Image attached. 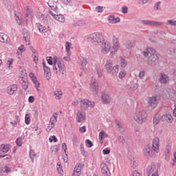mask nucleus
Returning a JSON list of instances; mask_svg holds the SVG:
<instances>
[{
  "instance_id": "nucleus-1",
  "label": "nucleus",
  "mask_w": 176,
  "mask_h": 176,
  "mask_svg": "<svg viewBox=\"0 0 176 176\" xmlns=\"http://www.w3.org/2000/svg\"><path fill=\"white\" fill-rule=\"evenodd\" d=\"M104 72L111 75V76H115L119 72V65H116L113 66L111 60H107L104 65Z\"/></svg>"
},
{
  "instance_id": "nucleus-2",
  "label": "nucleus",
  "mask_w": 176,
  "mask_h": 176,
  "mask_svg": "<svg viewBox=\"0 0 176 176\" xmlns=\"http://www.w3.org/2000/svg\"><path fill=\"white\" fill-rule=\"evenodd\" d=\"M88 42L93 43V45H100L104 42V38H102V33L96 32L91 34L88 37Z\"/></svg>"
},
{
  "instance_id": "nucleus-3",
  "label": "nucleus",
  "mask_w": 176,
  "mask_h": 176,
  "mask_svg": "<svg viewBox=\"0 0 176 176\" xmlns=\"http://www.w3.org/2000/svg\"><path fill=\"white\" fill-rule=\"evenodd\" d=\"M147 116L148 115L146 114V111L144 110H140L136 112L134 119L137 123L142 124V123L146 120Z\"/></svg>"
},
{
  "instance_id": "nucleus-4",
  "label": "nucleus",
  "mask_w": 176,
  "mask_h": 176,
  "mask_svg": "<svg viewBox=\"0 0 176 176\" xmlns=\"http://www.w3.org/2000/svg\"><path fill=\"white\" fill-rule=\"evenodd\" d=\"M147 64L151 67H155L159 64V56L157 54H151L147 60Z\"/></svg>"
},
{
  "instance_id": "nucleus-5",
  "label": "nucleus",
  "mask_w": 176,
  "mask_h": 176,
  "mask_svg": "<svg viewBox=\"0 0 176 176\" xmlns=\"http://www.w3.org/2000/svg\"><path fill=\"white\" fill-rule=\"evenodd\" d=\"M98 89H99V85L98 82L92 79L90 82V91L92 94H94L95 96L98 94Z\"/></svg>"
},
{
  "instance_id": "nucleus-6",
  "label": "nucleus",
  "mask_w": 176,
  "mask_h": 176,
  "mask_svg": "<svg viewBox=\"0 0 176 176\" xmlns=\"http://www.w3.org/2000/svg\"><path fill=\"white\" fill-rule=\"evenodd\" d=\"M80 107L84 111H86L89 107L94 108V102L90 101L87 99H83L80 100Z\"/></svg>"
},
{
  "instance_id": "nucleus-7",
  "label": "nucleus",
  "mask_w": 176,
  "mask_h": 176,
  "mask_svg": "<svg viewBox=\"0 0 176 176\" xmlns=\"http://www.w3.org/2000/svg\"><path fill=\"white\" fill-rule=\"evenodd\" d=\"M148 102V105L147 106V109L148 111H153V109H155V107H157V98L150 97Z\"/></svg>"
},
{
  "instance_id": "nucleus-8",
  "label": "nucleus",
  "mask_w": 176,
  "mask_h": 176,
  "mask_svg": "<svg viewBox=\"0 0 176 176\" xmlns=\"http://www.w3.org/2000/svg\"><path fill=\"white\" fill-rule=\"evenodd\" d=\"M144 154L147 157H153L155 156V151L152 150L151 145L148 144L144 148Z\"/></svg>"
},
{
  "instance_id": "nucleus-9",
  "label": "nucleus",
  "mask_w": 176,
  "mask_h": 176,
  "mask_svg": "<svg viewBox=\"0 0 176 176\" xmlns=\"http://www.w3.org/2000/svg\"><path fill=\"white\" fill-rule=\"evenodd\" d=\"M100 168L102 170V173L104 176H109L111 173L109 172V168H108V165L104 162H102L100 164Z\"/></svg>"
},
{
  "instance_id": "nucleus-10",
  "label": "nucleus",
  "mask_w": 176,
  "mask_h": 176,
  "mask_svg": "<svg viewBox=\"0 0 176 176\" xmlns=\"http://www.w3.org/2000/svg\"><path fill=\"white\" fill-rule=\"evenodd\" d=\"M101 101L102 104H109L111 102V96L105 92H102Z\"/></svg>"
},
{
  "instance_id": "nucleus-11",
  "label": "nucleus",
  "mask_w": 176,
  "mask_h": 176,
  "mask_svg": "<svg viewBox=\"0 0 176 176\" xmlns=\"http://www.w3.org/2000/svg\"><path fill=\"white\" fill-rule=\"evenodd\" d=\"M15 91H17V85L12 84L7 87V94L9 96H13Z\"/></svg>"
},
{
  "instance_id": "nucleus-12",
  "label": "nucleus",
  "mask_w": 176,
  "mask_h": 176,
  "mask_svg": "<svg viewBox=\"0 0 176 176\" xmlns=\"http://www.w3.org/2000/svg\"><path fill=\"white\" fill-rule=\"evenodd\" d=\"M156 170H159V169L156 168V165L155 164H151L148 165L146 168L147 176H151V174H152V173H155Z\"/></svg>"
},
{
  "instance_id": "nucleus-13",
  "label": "nucleus",
  "mask_w": 176,
  "mask_h": 176,
  "mask_svg": "<svg viewBox=\"0 0 176 176\" xmlns=\"http://www.w3.org/2000/svg\"><path fill=\"white\" fill-rule=\"evenodd\" d=\"M113 50L114 51L111 52V54H113L115 52H118V50H119V40L115 36L113 38Z\"/></svg>"
},
{
  "instance_id": "nucleus-14",
  "label": "nucleus",
  "mask_w": 176,
  "mask_h": 176,
  "mask_svg": "<svg viewBox=\"0 0 176 176\" xmlns=\"http://www.w3.org/2000/svg\"><path fill=\"white\" fill-rule=\"evenodd\" d=\"M111 50V44L108 42L102 43V52L104 54H107Z\"/></svg>"
},
{
  "instance_id": "nucleus-15",
  "label": "nucleus",
  "mask_w": 176,
  "mask_h": 176,
  "mask_svg": "<svg viewBox=\"0 0 176 176\" xmlns=\"http://www.w3.org/2000/svg\"><path fill=\"white\" fill-rule=\"evenodd\" d=\"M162 122H167L168 123L173 122V116L171 114H166L161 117Z\"/></svg>"
},
{
  "instance_id": "nucleus-16",
  "label": "nucleus",
  "mask_w": 176,
  "mask_h": 176,
  "mask_svg": "<svg viewBox=\"0 0 176 176\" xmlns=\"http://www.w3.org/2000/svg\"><path fill=\"white\" fill-rule=\"evenodd\" d=\"M152 148L155 152H159V138H155L153 140Z\"/></svg>"
},
{
  "instance_id": "nucleus-17",
  "label": "nucleus",
  "mask_w": 176,
  "mask_h": 176,
  "mask_svg": "<svg viewBox=\"0 0 176 176\" xmlns=\"http://www.w3.org/2000/svg\"><path fill=\"white\" fill-rule=\"evenodd\" d=\"M86 116L82 113V111H78L76 115V120L78 123H82V120H85Z\"/></svg>"
},
{
  "instance_id": "nucleus-18",
  "label": "nucleus",
  "mask_w": 176,
  "mask_h": 176,
  "mask_svg": "<svg viewBox=\"0 0 176 176\" xmlns=\"http://www.w3.org/2000/svg\"><path fill=\"white\" fill-rule=\"evenodd\" d=\"M44 70V76L46 78L47 80H50L52 78V73L50 72V67H47L43 69Z\"/></svg>"
},
{
  "instance_id": "nucleus-19",
  "label": "nucleus",
  "mask_w": 176,
  "mask_h": 176,
  "mask_svg": "<svg viewBox=\"0 0 176 176\" xmlns=\"http://www.w3.org/2000/svg\"><path fill=\"white\" fill-rule=\"evenodd\" d=\"M109 22L111 24H116V23H119L120 21V18L119 16L115 18V16L110 15L108 17Z\"/></svg>"
},
{
  "instance_id": "nucleus-20",
  "label": "nucleus",
  "mask_w": 176,
  "mask_h": 176,
  "mask_svg": "<svg viewBox=\"0 0 176 176\" xmlns=\"http://www.w3.org/2000/svg\"><path fill=\"white\" fill-rule=\"evenodd\" d=\"M10 149V144H2L0 146V152H3V153H8V151Z\"/></svg>"
},
{
  "instance_id": "nucleus-21",
  "label": "nucleus",
  "mask_w": 176,
  "mask_h": 176,
  "mask_svg": "<svg viewBox=\"0 0 176 176\" xmlns=\"http://www.w3.org/2000/svg\"><path fill=\"white\" fill-rule=\"evenodd\" d=\"M160 77L159 80L160 83L166 85V83H167V79H168V77L164 73H160Z\"/></svg>"
},
{
  "instance_id": "nucleus-22",
  "label": "nucleus",
  "mask_w": 176,
  "mask_h": 176,
  "mask_svg": "<svg viewBox=\"0 0 176 176\" xmlns=\"http://www.w3.org/2000/svg\"><path fill=\"white\" fill-rule=\"evenodd\" d=\"M116 124L118 129V131L122 133H124V127H123V124L119 120H116Z\"/></svg>"
},
{
  "instance_id": "nucleus-23",
  "label": "nucleus",
  "mask_w": 176,
  "mask_h": 176,
  "mask_svg": "<svg viewBox=\"0 0 176 176\" xmlns=\"http://www.w3.org/2000/svg\"><path fill=\"white\" fill-rule=\"evenodd\" d=\"M21 86L23 90H27L28 89V80L26 78H21Z\"/></svg>"
},
{
  "instance_id": "nucleus-24",
  "label": "nucleus",
  "mask_w": 176,
  "mask_h": 176,
  "mask_svg": "<svg viewBox=\"0 0 176 176\" xmlns=\"http://www.w3.org/2000/svg\"><path fill=\"white\" fill-rule=\"evenodd\" d=\"M134 45H135V41L134 40L127 41L126 43H125V47H126V49L130 50L132 47H134Z\"/></svg>"
},
{
  "instance_id": "nucleus-25",
  "label": "nucleus",
  "mask_w": 176,
  "mask_h": 176,
  "mask_svg": "<svg viewBox=\"0 0 176 176\" xmlns=\"http://www.w3.org/2000/svg\"><path fill=\"white\" fill-rule=\"evenodd\" d=\"M82 171V164H78L74 168V173H77V176H80Z\"/></svg>"
},
{
  "instance_id": "nucleus-26",
  "label": "nucleus",
  "mask_w": 176,
  "mask_h": 176,
  "mask_svg": "<svg viewBox=\"0 0 176 176\" xmlns=\"http://www.w3.org/2000/svg\"><path fill=\"white\" fill-rule=\"evenodd\" d=\"M36 25L39 32H41V34H45V32H46V27L42 25L39 23H36Z\"/></svg>"
},
{
  "instance_id": "nucleus-27",
  "label": "nucleus",
  "mask_w": 176,
  "mask_h": 176,
  "mask_svg": "<svg viewBox=\"0 0 176 176\" xmlns=\"http://www.w3.org/2000/svg\"><path fill=\"white\" fill-rule=\"evenodd\" d=\"M23 40L25 42H29L30 41V32H28V30L25 29V30H23Z\"/></svg>"
},
{
  "instance_id": "nucleus-28",
  "label": "nucleus",
  "mask_w": 176,
  "mask_h": 176,
  "mask_svg": "<svg viewBox=\"0 0 176 176\" xmlns=\"http://www.w3.org/2000/svg\"><path fill=\"white\" fill-rule=\"evenodd\" d=\"M58 68L59 69V72L62 75H65V68L63 66L60 62H57Z\"/></svg>"
},
{
  "instance_id": "nucleus-29",
  "label": "nucleus",
  "mask_w": 176,
  "mask_h": 176,
  "mask_svg": "<svg viewBox=\"0 0 176 176\" xmlns=\"http://www.w3.org/2000/svg\"><path fill=\"white\" fill-rule=\"evenodd\" d=\"M55 20L59 21V23H65V17L62 14H56L55 15Z\"/></svg>"
},
{
  "instance_id": "nucleus-30",
  "label": "nucleus",
  "mask_w": 176,
  "mask_h": 176,
  "mask_svg": "<svg viewBox=\"0 0 176 176\" xmlns=\"http://www.w3.org/2000/svg\"><path fill=\"white\" fill-rule=\"evenodd\" d=\"M54 96H56V100H61V96H63V91L60 89L54 91Z\"/></svg>"
},
{
  "instance_id": "nucleus-31",
  "label": "nucleus",
  "mask_w": 176,
  "mask_h": 176,
  "mask_svg": "<svg viewBox=\"0 0 176 176\" xmlns=\"http://www.w3.org/2000/svg\"><path fill=\"white\" fill-rule=\"evenodd\" d=\"M160 120H162V117L158 113L155 114L153 118V124H159Z\"/></svg>"
},
{
  "instance_id": "nucleus-32",
  "label": "nucleus",
  "mask_w": 176,
  "mask_h": 176,
  "mask_svg": "<svg viewBox=\"0 0 176 176\" xmlns=\"http://www.w3.org/2000/svg\"><path fill=\"white\" fill-rule=\"evenodd\" d=\"M78 64L82 65V67H85L87 65V60L86 58H83L82 56L79 57V60L78 61Z\"/></svg>"
},
{
  "instance_id": "nucleus-33",
  "label": "nucleus",
  "mask_w": 176,
  "mask_h": 176,
  "mask_svg": "<svg viewBox=\"0 0 176 176\" xmlns=\"http://www.w3.org/2000/svg\"><path fill=\"white\" fill-rule=\"evenodd\" d=\"M9 37L8 35L3 34V33H0V42H3V43H5L8 42V39Z\"/></svg>"
},
{
  "instance_id": "nucleus-34",
  "label": "nucleus",
  "mask_w": 176,
  "mask_h": 176,
  "mask_svg": "<svg viewBox=\"0 0 176 176\" xmlns=\"http://www.w3.org/2000/svg\"><path fill=\"white\" fill-rule=\"evenodd\" d=\"M71 46H72V43L67 41L65 44V50L68 56H71Z\"/></svg>"
},
{
  "instance_id": "nucleus-35",
  "label": "nucleus",
  "mask_w": 176,
  "mask_h": 176,
  "mask_svg": "<svg viewBox=\"0 0 176 176\" xmlns=\"http://www.w3.org/2000/svg\"><path fill=\"white\" fill-rule=\"evenodd\" d=\"M142 24H143L144 25H150L151 27H153V21L142 20Z\"/></svg>"
},
{
  "instance_id": "nucleus-36",
  "label": "nucleus",
  "mask_w": 176,
  "mask_h": 176,
  "mask_svg": "<svg viewBox=\"0 0 176 176\" xmlns=\"http://www.w3.org/2000/svg\"><path fill=\"white\" fill-rule=\"evenodd\" d=\"M47 3L48 6L51 8L52 10H54L55 12L57 11V6H56L53 1H50Z\"/></svg>"
},
{
  "instance_id": "nucleus-37",
  "label": "nucleus",
  "mask_w": 176,
  "mask_h": 176,
  "mask_svg": "<svg viewBox=\"0 0 176 176\" xmlns=\"http://www.w3.org/2000/svg\"><path fill=\"white\" fill-rule=\"evenodd\" d=\"M23 140H24V136H23V138L19 137L16 140V144L17 146H21V145H23Z\"/></svg>"
},
{
  "instance_id": "nucleus-38",
  "label": "nucleus",
  "mask_w": 176,
  "mask_h": 176,
  "mask_svg": "<svg viewBox=\"0 0 176 176\" xmlns=\"http://www.w3.org/2000/svg\"><path fill=\"white\" fill-rule=\"evenodd\" d=\"M60 149V144L54 145L51 147L52 152H54V153H57L58 152V150Z\"/></svg>"
},
{
  "instance_id": "nucleus-39",
  "label": "nucleus",
  "mask_w": 176,
  "mask_h": 176,
  "mask_svg": "<svg viewBox=\"0 0 176 176\" xmlns=\"http://www.w3.org/2000/svg\"><path fill=\"white\" fill-rule=\"evenodd\" d=\"M126 70L122 69L119 72L118 78L120 79H123V78H124V76H126Z\"/></svg>"
},
{
  "instance_id": "nucleus-40",
  "label": "nucleus",
  "mask_w": 176,
  "mask_h": 176,
  "mask_svg": "<svg viewBox=\"0 0 176 176\" xmlns=\"http://www.w3.org/2000/svg\"><path fill=\"white\" fill-rule=\"evenodd\" d=\"M127 65V61L124 58H121L120 59V67L122 68L126 67Z\"/></svg>"
},
{
  "instance_id": "nucleus-41",
  "label": "nucleus",
  "mask_w": 176,
  "mask_h": 176,
  "mask_svg": "<svg viewBox=\"0 0 176 176\" xmlns=\"http://www.w3.org/2000/svg\"><path fill=\"white\" fill-rule=\"evenodd\" d=\"M32 16V10L30 9V7H26V17H31Z\"/></svg>"
},
{
  "instance_id": "nucleus-42",
  "label": "nucleus",
  "mask_w": 176,
  "mask_h": 176,
  "mask_svg": "<svg viewBox=\"0 0 176 176\" xmlns=\"http://www.w3.org/2000/svg\"><path fill=\"white\" fill-rule=\"evenodd\" d=\"M31 122V119L30 118V114L27 113L25 116V124H30Z\"/></svg>"
},
{
  "instance_id": "nucleus-43",
  "label": "nucleus",
  "mask_w": 176,
  "mask_h": 176,
  "mask_svg": "<svg viewBox=\"0 0 176 176\" xmlns=\"http://www.w3.org/2000/svg\"><path fill=\"white\" fill-rule=\"evenodd\" d=\"M85 145L87 148H91L93 146V142L91 141L90 140L87 139L85 141Z\"/></svg>"
},
{
  "instance_id": "nucleus-44",
  "label": "nucleus",
  "mask_w": 176,
  "mask_h": 176,
  "mask_svg": "<svg viewBox=\"0 0 176 176\" xmlns=\"http://www.w3.org/2000/svg\"><path fill=\"white\" fill-rule=\"evenodd\" d=\"M63 3L64 5H66L67 6H71L72 5V1L71 0H61Z\"/></svg>"
},
{
  "instance_id": "nucleus-45",
  "label": "nucleus",
  "mask_w": 176,
  "mask_h": 176,
  "mask_svg": "<svg viewBox=\"0 0 176 176\" xmlns=\"http://www.w3.org/2000/svg\"><path fill=\"white\" fill-rule=\"evenodd\" d=\"M50 122L52 123H56L57 122V113H54L53 116L51 118Z\"/></svg>"
},
{
  "instance_id": "nucleus-46",
  "label": "nucleus",
  "mask_w": 176,
  "mask_h": 176,
  "mask_svg": "<svg viewBox=\"0 0 176 176\" xmlns=\"http://www.w3.org/2000/svg\"><path fill=\"white\" fill-rule=\"evenodd\" d=\"M118 141H119L122 144L126 143V140H124V138L122 135L118 136Z\"/></svg>"
},
{
  "instance_id": "nucleus-47",
  "label": "nucleus",
  "mask_w": 176,
  "mask_h": 176,
  "mask_svg": "<svg viewBox=\"0 0 176 176\" xmlns=\"http://www.w3.org/2000/svg\"><path fill=\"white\" fill-rule=\"evenodd\" d=\"M147 52L149 53V54H155L156 50L153 47H148Z\"/></svg>"
},
{
  "instance_id": "nucleus-48",
  "label": "nucleus",
  "mask_w": 176,
  "mask_h": 176,
  "mask_svg": "<svg viewBox=\"0 0 176 176\" xmlns=\"http://www.w3.org/2000/svg\"><path fill=\"white\" fill-rule=\"evenodd\" d=\"M49 141L50 142H53V141L54 142H57L58 140H57V138L56 137V135H53L49 138Z\"/></svg>"
},
{
  "instance_id": "nucleus-49",
  "label": "nucleus",
  "mask_w": 176,
  "mask_h": 176,
  "mask_svg": "<svg viewBox=\"0 0 176 176\" xmlns=\"http://www.w3.org/2000/svg\"><path fill=\"white\" fill-rule=\"evenodd\" d=\"M105 131H101L99 133V140H104V138H105Z\"/></svg>"
},
{
  "instance_id": "nucleus-50",
  "label": "nucleus",
  "mask_w": 176,
  "mask_h": 176,
  "mask_svg": "<svg viewBox=\"0 0 176 176\" xmlns=\"http://www.w3.org/2000/svg\"><path fill=\"white\" fill-rule=\"evenodd\" d=\"M163 24V22H157L153 21V27H160Z\"/></svg>"
},
{
  "instance_id": "nucleus-51",
  "label": "nucleus",
  "mask_w": 176,
  "mask_h": 176,
  "mask_svg": "<svg viewBox=\"0 0 176 176\" xmlns=\"http://www.w3.org/2000/svg\"><path fill=\"white\" fill-rule=\"evenodd\" d=\"M47 63L50 65H53V58L52 56L47 57Z\"/></svg>"
},
{
  "instance_id": "nucleus-52",
  "label": "nucleus",
  "mask_w": 176,
  "mask_h": 176,
  "mask_svg": "<svg viewBox=\"0 0 176 176\" xmlns=\"http://www.w3.org/2000/svg\"><path fill=\"white\" fill-rule=\"evenodd\" d=\"M160 3H161V2L160 1H157L156 3H155V6H154V10H160Z\"/></svg>"
},
{
  "instance_id": "nucleus-53",
  "label": "nucleus",
  "mask_w": 176,
  "mask_h": 176,
  "mask_svg": "<svg viewBox=\"0 0 176 176\" xmlns=\"http://www.w3.org/2000/svg\"><path fill=\"white\" fill-rule=\"evenodd\" d=\"M34 156H36L35 152L32 150L30 151V157L32 159V162H34Z\"/></svg>"
},
{
  "instance_id": "nucleus-54",
  "label": "nucleus",
  "mask_w": 176,
  "mask_h": 176,
  "mask_svg": "<svg viewBox=\"0 0 176 176\" xmlns=\"http://www.w3.org/2000/svg\"><path fill=\"white\" fill-rule=\"evenodd\" d=\"M54 127V122H51L50 126H48L47 128L46 129V131L49 133V131H50V130H52Z\"/></svg>"
},
{
  "instance_id": "nucleus-55",
  "label": "nucleus",
  "mask_w": 176,
  "mask_h": 176,
  "mask_svg": "<svg viewBox=\"0 0 176 176\" xmlns=\"http://www.w3.org/2000/svg\"><path fill=\"white\" fill-rule=\"evenodd\" d=\"M80 151L82 155H86V151H85V147H83V144L80 145Z\"/></svg>"
},
{
  "instance_id": "nucleus-56",
  "label": "nucleus",
  "mask_w": 176,
  "mask_h": 176,
  "mask_svg": "<svg viewBox=\"0 0 176 176\" xmlns=\"http://www.w3.org/2000/svg\"><path fill=\"white\" fill-rule=\"evenodd\" d=\"M167 23L168 24H169V25H173V26L176 25V21H174L173 19L168 20Z\"/></svg>"
},
{
  "instance_id": "nucleus-57",
  "label": "nucleus",
  "mask_w": 176,
  "mask_h": 176,
  "mask_svg": "<svg viewBox=\"0 0 176 176\" xmlns=\"http://www.w3.org/2000/svg\"><path fill=\"white\" fill-rule=\"evenodd\" d=\"M131 176H142V175H141V173H140L137 170H133L132 172V173L131 174Z\"/></svg>"
},
{
  "instance_id": "nucleus-58",
  "label": "nucleus",
  "mask_w": 176,
  "mask_h": 176,
  "mask_svg": "<svg viewBox=\"0 0 176 176\" xmlns=\"http://www.w3.org/2000/svg\"><path fill=\"white\" fill-rule=\"evenodd\" d=\"M102 152L103 155H109V153H111V149L106 148L103 149Z\"/></svg>"
},
{
  "instance_id": "nucleus-59",
  "label": "nucleus",
  "mask_w": 176,
  "mask_h": 176,
  "mask_svg": "<svg viewBox=\"0 0 176 176\" xmlns=\"http://www.w3.org/2000/svg\"><path fill=\"white\" fill-rule=\"evenodd\" d=\"M122 9V12L124 14H127V12H129V8H127V6H123Z\"/></svg>"
},
{
  "instance_id": "nucleus-60",
  "label": "nucleus",
  "mask_w": 176,
  "mask_h": 176,
  "mask_svg": "<svg viewBox=\"0 0 176 176\" xmlns=\"http://www.w3.org/2000/svg\"><path fill=\"white\" fill-rule=\"evenodd\" d=\"M33 83L35 85L36 89H38L41 86V83L38 81V80L34 79V81H33Z\"/></svg>"
},
{
  "instance_id": "nucleus-61",
  "label": "nucleus",
  "mask_w": 176,
  "mask_h": 176,
  "mask_svg": "<svg viewBox=\"0 0 176 176\" xmlns=\"http://www.w3.org/2000/svg\"><path fill=\"white\" fill-rule=\"evenodd\" d=\"M29 76L31 78L32 82L35 81L34 79H36V80H37L36 76H35V75L33 73H30Z\"/></svg>"
},
{
  "instance_id": "nucleus-62",
  "label": "nucleus",
  "mask_w": 176,
  "mask_h": 176,
  "mask_svg": "<svg viewBox=\"0 0 176 176\" xmlns=\"http://www.w3.org/2000/svg\"><path fill=\"white\" fill-rule=\"evenodd\" d=\"M34 101H35V98L33 96H30L28 98V102L30 103L34 102Z\"/></svg>"
},
{
  "instance_id": "nucleus-63",
  "label": "nucleus",
  "mask_w": 176,
  "mask_h": 176,
  "mask_svg": "<svg viewBox=\"0 0 176 176\" xmlns=\"http://www.w3.org/2000/svg\"><path fill=\"white\" fill-rule=\"evenodd\" d=\"M102 6H97L96 8V10L98 11V13H102Z\"/></svg>"
},
{
  "instance_id": "nucleus-64",
  "label": "nucleus",
  "mask_w": 176,
  "mask_h": 176,
  "mask_svg": "<svg viewBox=\"0 0 176 176\" xmlns=\"http://www.w3.org/2000/svg\"><path fill=\"white\" fill-rule=\"evenodd\" d=\"M73 144L74 145H76L78 144V137L76 136L73 137Z\"/></svg>"
}]
</instances>
